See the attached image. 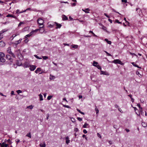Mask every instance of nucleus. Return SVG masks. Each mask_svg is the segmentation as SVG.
I'll return each mask as SVG.
<instances>
[{
	"label": "nucleus",
	"mask_w": 147,
	"mask_h": 147,
	"mask_svg": "<svg viewBox=\"0 0 147 147\" xmlns=\"http://www.w3.org/2000/svg\"><path fill=\"white\" fill-rule=\"evenodd\" d=\"M60 3H68V2L67 1L64 2L63 1H61Z\"/></svg>",
	"instance_id": "obj_57"
},
{
	"label": "nucleus",
	"mask_w": 147,
	"mask_h": 147,
	"mask_svg": "<svg viewBox=\"0 0 147 147\" xmlns=\"http://www.w3.org/2000/svg\"><path fill=\"white\" fill-rule=\"evenodd\" d=\"M55 26H57L56 27V29L59 28L62 26L61 24H59L56 22H55Z\"/></svg>",
	"instance_id": "obj_8"
},
{
	"label": "nucleus",
	"mask_w": 147,
	"mask_h": 147,
	"mask_svg": "<svg viewBox=\"0 0 147 147\" xmlns=\"http://www.w3.org/2000/svg\"><path fill=\"white\" fill-rule=\"evenodd\" d=\"M8 30V29H3L1 31H0V33H1V34L7 31Z\"/></svg>",
	"instance_id": "obj_15"
},
{
	"label": "nucleus",
	"mask_w": 147,
	"mask_h": 147,
	"mask_svg": "<svg viewBox=\"0 0 147 147\" xmlns=\"http://www.w3.org/2000/svg\"><path fill=\"white\" fill-rule=\"evenodd\" d=\"M104 15L107 17L108 18H109L110 17L109 16H108L106 13H104Z\"/></svg>",
	"instance_id": "obj_59"
},
{
	"label": "nucleus",
	"mask_w": 147,
	"mask_h": 147,
	"mask_svg": "<svg viewBox=\"0 0 147 147\" xmlns=\"http://www.w3.org/2000/svg\"><path fill=\"white\" fill-rule=\"evenodd\" d=\"M36 68V65H30V66L29 69L31 71H33Z\"/></svg>",
	"instance_id": "obj_5"
},
{
	"label": "nucleus",
	"mask_w": 147,
	"mask_h": 147,
	"mask_svg": "<svg viewBox=\"0 0 147 147\" xmlns=\"http://www.w3.org/2000/svg\"><path fill=\"white\" fill-rule=\"evenodd\" d=\"M104 52H105L106 54H107V56H111V55L109 53H108L107 51H104Z\"/></svg>",
	"instance_id": "obj_40"
},
{
	"label": "nucleus",
	"mask_w": 147,
	"mask_h": 147,
	"mask_svg": "<svg viewBox=\"0 0 147 147\" xmlns=\"http://www.w3.org/2000/svg\"><path fill=\"white\" fill-rule=\"evenodd\" d=\"M106 28L105 26H103L102 29L105 31L107 32H108L106 29Z\"/></svg>",
	"instance_id": "obj_47"
},
{
	"label": "nucleus",
	"mask_w": 147,
	"mask_h": 147,
	"mask_svg": "<svg viewBox=\"0 0 147 147\" xmlns=\"http://www.w3.org/2000/svg\"><path fill=\"white\" fill-rule=\"evenodd\" d=\"M39 29H36L34 30H32L30 33L31 36L36 34L37 32L39 30Z\"/></svg>",
	"instance_id": "obj_4"
},
{
	"label": "nucleus",
	"mask_w": 147,
	"mask_h": 147,
	"mask_svg": "<svg viewBox=\"0 0 147 147\" xmlns=\"http://www.w3.org/2000/svg\"><path fill=\"white\" fill-rule=\"evenodd\" d=\"M47 118H46V119L47 120H48L49 119V113H48L47 114Z\"/></svg>",
	"instance_id": "obj_61"
},
{
	"label": "nucleus",
	"mask_w": 147,
	"mask_h": 147,
	"mask_svg": "<svg viewBox=\"0 0 147 147\" xmlns=\"http://www.w3.org/2000/svg\"><path fill=\"white\" fill-rule=\"evenodd\" d=\"M33 108V106L32 105H30L27 107V108H29L30 109H32Z\"/></svg>",
	"instance_id": "obj_42"
},
{
	"label": "nucleus",
	"mask_w": 147,
	"mask_h": 147,
	"mask_svg": "<svg viewBox=\"0 0 147 147\" xmlns=\"http://www.w3.org/2000/svg\"><path fill=\"white\" fill-rule=\"evenodd\" d=\"M43 26H40V28L39 29V31H40L41 33H42L45 31V29L43 28Z\"/></svg>",
	"instance_id": "obj_9"
},
{
	"label": "nucleus",
	"mask_w": 147,
	"mask_h": 147,
	"mask_svg": "<svg viewBox=\"0 0 147 147\" xmlns=\"http://www.w3.org/2000/svg\"><path fill=\"white\" fill-rule=\"evenodd\" d=\"M42 58L44 60H46L48 59V57L46 56H42Z\"/></svg>",
	"instance_id": "obj_41"
},
{
	"label": "nucleus",
	"mask_w": 147,
	"mask_h": 147,
	"mask_svg": "<svg viewBox=\"0 0 147 147\" xmlns=\"http://www.w3.org/2000/svg\"><path fill=\"white\" fill-rule=\"evenodd\" d=\"M34 57L36 58L37 59H42V57H39L37 55H34Z\"/></svg>",
	"instance_id": "obj_35"
},
{
	"label": "nucleus",
	"mask_w": 147,
	"mask_h": 147,
	"mask_svg": "<svg viewBox=\"0 0 147 147\" xmlns=\"http://www.w3.org/2000/svg\"><path fill=\"white\" fill-rule=\"evenodd\" d=\"M55 78V77L54 76H52L51 75H50V79L51 80L54 79Z\"/></svg>",
	"instance_id": "obj_29"
},
{
	"label": "nucleus",
	"mask_w": 147,
	"mask_h": 147,
	"mask_svg": "<svg viewBox=\"0 0 147 147\" xmlns=\"http://www.w3.org/2000/svg\"><path fill=\"white\" fill-rule=\"evenodd\" d=\"M39 96L40 100V101L42 100H43L42 96V95H41V94H40L39 95Z\"/></svg>",
	"instance_id": "obj_28"
},
{
	"label": "nucleus",
	"mask_w": 147,
	"mask_h": 147,
	"mask_svg": "<svg viewBox=\"0 0 147 147\" xmlns=\"http://www.w3.org/2000/svg\"><path fill=\"white\" fill-rule=\"evenodd\" d=\"M71 47L73 48L77 49L78 47V46L77 45H72Z\"/></svg>",
	"instance_id": "obj_27"
},
{
	"label": "nucleus",
	"mask_w": 147,
	"mask_h": 147,
	"mask_svg": "<svg viewBox=\"0 0 147 147\" xmlns=\"http://www.w3.org/2000/svg\"><path fill=\"white\" fill-rule=\"evenodd\" d=\"M82 10L83 11H84L86 13H89V11H85V10H84V9H82Z\"/></svg>",
	"instance_id": "obj_62"
},
{
	"label": "nucleus",
	"mask_w": 147,
	"mask_h": 147,
	"mask_svg": "<svg viewBox=\"0 0 147 147\" xmlns=\"http://www.w3.org/2000/svg\"><path fill=\"white\" fill-rule=\"evenodd\" d=\"M142 126L144 127H146L147 126V123L144 122H142Z\"/></svg>",
	"instance_id": "obj_25"
},
{
	"label": "nucleus",
	"mask_w": 147,
	"mask_h": 147,
	"mask_svg": "<svg viewBox=\"0 0 147 147\" xmlns=\"http://www.w3.org/2000/svg\"><path fill=\"white\" fill-rule=\"evenodd\" d=\"M62 19L64 20H65L68 19V18L65 15H63L62 16Z\"/></svg>",
	"instance_id": "obj_22"
},
{
	"label": "nucleus",
	"mask_w": 147,
	"mask_h": 147,
	"mask_svg": "<svg viewBox=\"0 0 147 147\" xmlns=\"http://www.w3.org/2000/svg\"><path fill=\"white\" fill-rule=\"evenodd\" d=\"M0 144L1 145V147H7L8 146V145L5 143L4 142L2 144L0 143Z\"/></svg>",
	"instance_id": "obj_14"
},
{
	"label": "nucleus",
	"mask_w": 147,
	"mask_h": 147,
	"mask_svg": "<svg viewBox=\"0 0 147 147\" xmlns=\"http://www.w3.org/2000/svg\"><path fill=\"white\" fill-rule=\"evenodd\" d=\"M30 65L29 63L25 62L23 64V66L24 68H27L30 67Z\"/></svg>",
	"instance_id": "obj_6"
},
{
	"label": "nucleus",
	"mask_w": 147,
	"mask_h": 147,
	"mask_svg": "<svg viewBox=\"0 0 147 147\" xmlns=\"http://www.w3.org/2000/svg\"><path fill=\"white\" fill-rule=\"evenodd\" d=\"M98 64V63L97 62L95 61H93V65L96 67V65H97Z\"/></svg>",
	"instance_id": "obj_26"
},
{
	"label": "nucleus",
	"mask_w": 147,
	"mask_h": 147,
	"mask_svg": "<svg viewBox=\"0 0 147 147\" xmlns=\"http://www.w3.org/2000/svg\"><path fill=\"white\" fill-rule=\"evenodd\" d=\"M131 63V64H132L135 67H137L138 68H140V69H141V67H140L137 65L135 64L134 62H132Z\"/></svg>",
	"instance_id": "obj_19"
},
{
	"label": "nucleus",
	"mask_w": 147,
	"mask_h": 147,
	"mask_svg": "<svg viewBox=\"0 0 147 147\" xmlns=\"http://www.w3.org/2000/svg\"><path fill=\"white\" fill-rule=\"evenodd\" d=\"M66 143L67 144H68L70 140H69V138L68 137H65Z\"/></svg>",
	"instance_id": "obj_13"
},
{
	"label": "nucleus",
	"mask_w": 147,
	"mask_h": 147,
	"mask_svg": "<svg viewBox=\"0 0 147 147\" xmlns=\"http://www.w3.org/2000/svg\"><path fill=\"white\" fill-rule=\"evenodd\" d=\"M130 55H135L136 56L137 55L135 53H131V52H130Z\"/></svg>",
	"instance_id": "obj_55"
},
{
	"label": "nucleus",
	"mask_w": 147,
	"mask_h": 147,
	"mask_svg": "<svg viewBox=\"0 0 147 147\" xmlns=\"http://www.w3.org/2000/svg\"><path fill=\"white\" fill-rule=\"evenodd\" d=\"M16 142L17 143L19 142L20 141V140L18 139H17L16 140Z\"/></svg>",
	"instance_id": "obj_58"
},
{
	"label": "nucleus",
	"mask_w": 147,
	"mask_h": 147,
	"mask_svg": "<svg viewBox=\"0 0 147 147\" xmlns=\"http://www.w3.org/2000/svg\"><path fill=\"white\" fill-rule=\"evenodd\" d=\"M89 125L88 123H86L84 124L83 126V128H87L88 127Z\"/></svg>",
	"instance_id": "obj_20"
},
{
	"label": "nucleus",
	"mask_w": 147,
	"mask_h": 147,
	"mask_svg": "<svg viewBox=\"0 0 147 147\" xmlns=\"http://www.w3.org/2000/svg\"><path fill=\"white\" fill-rule=\"evenodd\" d=\"M97 135H98V136L99 138H101V136L100 134H99V133H97Z\"/></svg>",
	"instance_id": "obj_60"
},
{
	"label": "nucleus",
	"mask_w": 147,
	"mask_h": 147,
	"mask_svg": "<svg viewBox=\"0 0 147 147\" xmlns=\"http://www.w3.org/2000/svg\"><path fill=\"white\" fill-rule=\"evenodd\" d=\"M63 106L64 107H66V108H70V107L68 105H64Z\"/></svg>",
	"instance_id": "obj_45"
},
{
	"label": "nucleus",
	"mask_w": 147,
	"mask_h": 147,
	"mask_svg": "<svg viewBox=\"0 0 147 147\" xmlns=\"http://www.w3.org/2000/svg\"><path fill=\"white\" fill-rule=\"evenodd\" d=\"M5 59L4 57H1L0 58V61L2 62H4L5 61Z\"/></svg>",
	"instance_id": "obj_23"
},
{
	"label": "nucleus",
	"mask_w": 147,
	"mask_h": 147,
	"mask_svg": "<svg viewBox=\"0 0 147 147\" xmlns=\"http://www.w3.org/2000/svg\"><path fill=\"white\" fill-rule=\"evenodd\" d=\"M115 22L117 23H119V24H121V22H119V20H115Z\"/></svg>",
	"instance_id": "obj_50"
},
{
	"label": "nucleus",
	"mask_w": 147,
	"mask_h": 147,
	"mask_svg": "<svg viewBox=\"0 0 147 147\" xmlns=\"http://www.w3.org/2000/svg\"><path fill=\"white\" fill-rule=\"evenodd\" d=\"M76 5V3H73L71 4V6H75Z\"/></svg>",
	"instance_id": "obj_63"
},
{
	"label": "nucleus",
	"mask_w": 147,
	"mask_h": 147,
	"mask_svg": "<svg viewBox=\"0 0 147 147\" xmlns=\"http://www.w3.org/2000/svg\"><path fill=\"white\" fill-rule=\"evenodd\" d=\"M29 41V40L28 39H26L24 40V42L25 43H26L28 42Z\"/></svg>",
	"instance_id": "obj_52"
},
{
	"label": "nucleus",
	"mask_w": 147,
	"mask_h": 147,
	"mask_svg": "<svg viewBox=\"0 0 147 147\" xmlns=\"http://www.w3.org/2000/svg\"><path fill=\"white\" fill-rule=\"evenodd\" d=\"M37 22L39 26L42 25L44 23V20L40 18H39L37 20Z\"/></svg>",
	"instance_id": "obj_2"
},
{
	"label": "nucleus",
	"mask_w": 147,
	"mask_h": 147,
	"mask_svg": "<svg viewBox=\"0 0 147 147\" xmlns=\"http://www.w3.org/2000/svg\"><path fill=\"white\" fill-rule=\"evenodd\" d=\"M71 121L73 123L75 122L76 121L75 119L73 117L71 118Z\"/></svg>",
	"instance_id": "obj_39"
},
{
	"label": "nucleus",
	"mask_w": 147,
	"mask_h": 147,
	"mask_svg": "<svg viewBox=\"0 0 147 147\" xmlns=\"http://www.w3.org/2000/svg\"><path fill=\"white\" fill-rule=\"evenodd\" d=\"M121 1L122 2H124L125 3H127V0H121Z\"/></svg>",
	"instance_id": "obj_51"
},
{
	"label": "nucleus",
	"mask_w": 147,
	"mask_h": 147,
	"mask_svg": "<svg viewBox=\"0 0 147 147\" xmlns=\"http://www.w3.org/2000/svg\"><path fill=\"white\" fill-rule=\"evenodd\" d=\"M6 17H9L13 18H14L16 19V16H14L12 14H8V15H7L6 16Z\"/></svg>",
	"instance_id": "obj_12"
},
{
	"label": "nucleus",
	"mask_w": 147,
	"mask_h": 147,
	"mask_svg": "<svg viewBox=\"0 0 147 147\" xmlns=\"http://www.w3.org/2000/svg\"><path fill=\"white\" fill-rule=\"evenodd\" d=\"M30 36H31L30 35V33H29L28 34L26 35L25 36L24 38H26L27 37H30Z\"/></svg>",
	"instance_id": "obj_34"
},
{
	"label": "nucleus",
	"mask_w": 147,
	"mask_h": 147,
	"mask_svg": "<svg viewBox=\"0 0 147 147\" xmlns=\"http://www.w3.org/2000/svg\"><path fill=\"white\" fill-rule=\"evenodd\" d=\"M39 145L40 147H45L46 146V144L45 142H44L43 143H40Z\"/></svg>",
	"instance_id": "obj_16"
},
{
	"label": "nucleus",
	"mask_w": 147,
	"mask_h": 147,
	"mask_svg": "<svg viewBox=\"0 0 147 147\" xmlns=\"http://www.w3.org/2000/svg\"><path fill=\"white\" fill-rule=\"evenodd\" d=\"M7 52L8 53L11 54L12 55L13 57L14 58H15V55H14V54L12 53V52L11 51V47H9L7 48Z\"/></svg>",
	"instance_id": "obj_3"
},
{
	"label": "nucleus",
	"mask_w": 147,
	"mask_h": 147,
	"mask_svg": "<svg viewBox=\"0 0 147 147\" xmlns=\"http://www.w3.org/2000/svg\"><path fill=\"white\" fill-rule=\"evenodd\" d=\"M22 40V39H20L19 40L16 41L15 43L16 45H17L18 44H19L21 42Z\"/></svg>",
	"instance_id": "obj_17"
},
{
	"label": "nucleus",
	"mask_w": 147,
	"mask_h": 147,
	"mask_svg": "<svg viewBox=\"0 0 147 147\" xmlns=\"http://www.w3.org/2000/svg\"><path fill=\"white\" fill-rule=\"evenodd\" d=\"M2 34L0 33V40H1L3 38V35Z\"/></svg>",
	"instance_id": "obj_46"
},
{
	"label": "nucleus",
	"mask_w": 147,
	"mask_h": 147,
	"mask_svg": "<svg viewBox=\"0 0 147 147\" xmlns=\"http://www.w3.org/2000/svg\"><path fill=\"white\" fill-rule=\"evenodd\" d=\"M52 96H48V97L47 98V99L48 100H49L52 98Z\"/></svg>",
	"instance_id": "obj_36"
},
{
	"label": "nucleus",
	"mask_w": 147,
	"mask_h": 147,
	"mask_svg": "<svg viewBox=\"0 0 147 147\" xmlns=\"http://www.w3.org/2000/svg\"><path fill=\"white\" fill-rule=\"evenodd\" d=\"M5 42L2 40L0 42V47H3L5 46Z\"/></svg>",
	"instance_id": "obj_10"
},
{
	"label": "nucleus",
	"mask_w": 147,
	"mask_h": 147,
	"mask_svg": "<svg viewBox=\"0 0 147 147\" xmlns=\"http://www.w3.org/2000/svg\"><path fill=\"white\" fill-rule=\"evenodd\" d=\"M26 136L31 138V135L30 133L29 132L28 134H27L26 135Z\"/></svg>",
	"instance_id": "obj_30"
},
{
	"label": "nucleus",
	"mask_w": 147,
	"mask_h": 147,
	"mask_svg": "<svg viewBox=\"0 0 147 147\" xmlns=\"http://www.w3.org/2000/svg\"><path fill=\"white\" fill-rule=\"evenodd\" d=\"M14 94V92L13 91H12L11 92V95H12Z\"/></svg>",
	"instance_id": "obj_56"
},
{
	"label": "nucleus",
	"mask_w": 147,
	"mask_h": 147,
	"mask_svg": "<svg viewBox=\"0 0 147 147\" xmlns=\"http://www.w3.org/2000/svg\"><path fill=\"white\" fill-rule=\"evenodd\" d=\"M112 11H114L115 12H116V13H118V14H120V13H119L118 12H117L116 11H115V10L114 9H112Z\"/></svg>",
	"instance_id": "obj_54"
},
{
	"label": "nucleus",
	"mask_w": 147,
	"mask_h": 147,
	"mask_svg": "<svg viewBox=\"0 0 147 147\" xmlns=\"http://www.w3.org/2000/svg\"><path fill=\"white\" fill-rule=\"evenodd\" d=\"M19 9H17V10H16V13H20V12L19 13Z\"/></svg>",
	"instance_id": "obj_64"
},
{
	"label": "nucleus",
	"mask_w": 147,
	"mask_h": 147,
	"mask_svg": "<svg viewBox=\"0 0 147 147\" xmlns=\"http://www.w3.org/2000/svg\"><path fill=\"white\" fill-rule=\"evenodd\" d=\"M27 10H31V8H28L27 9H26L25 10H24L22 11H21V12H20V13H22L23 12H25Z\"/></svg>",
	"instance_id": "obj_32"
},
{
	"label": "nucleus",
	"mask_w": 147,
	"mask_h": 147,
	"mask_svg": "<svg viewBox=\"0 0 147 147\" xmlns=\"http://www.w3.org/2000/svg\"><path fill=\"white\" fill-rule=\"evenodd\" d=\"M6 58L7 59L9 60L10 62L12 61L13 59L11 57V56L9 55H7L6 56Z\"/></svg>",
	"instance_id": "obj_7"
},
{
	"label": "nucleus",
	"mask_w": 147,
	"mask_h": 147,
	"mask_svg": "<svg viewBox=\"0 0 147 147\" xmlns=\"http://www.w3.org/2000/svg\"><path fill=\"white\" fill-rule=\"evenodd\" d=\"M95 110L96 111V114H97L99 113V110L97 108V107L96 106V107L95 108Z\"/></svg>",
	"instance_id": "obj_33"
},
{
	"label": "nucleus",
	"mask_w": 147,
	"mask_h": 147,
	"mask_svg": "<svg viewBox=\"0 0 147 147\" xmlns=\"http://www.w3.org/2000/svg\"><path fill=\"white\" fill-rule=\"evenodd\" d=\"M105 72L104 71H100V74H104V75H105Z\"/></svg>",
	"instance_id": "obj_38"
},
{
	"label": "nucleus",
	"mask_w": 147,
	"mask_h": 147,
	"mask_svg": "<svg viewBox=\"0 0 147 147\" xmlns=\"http://www.w3.org/2000/svg\"><path fill=\"white\" fill-rule=\"evenodd\" d=\"M83 133L85 134H86L87 133V131L86 130V129H84L83 131Z\"/></svg>",
	"instance_id": "obj_48"
},
{
	"label": "nucleus",
	"mask_w": 147,
	"mask_h": 147,
	"mask_svg": "<svg viewBox=\"0 0 147 147\" xmlns=\"http://www.w3.org/2000/svg\"><path fill=\"white\" fill-rule=\"evenodd\" d=\"M77 119L78 121H82V119L80 117H77Z\"/></svg>",
	"instance_id": "obj_43"
},
{
	"label": "nucleus",
	"mask_w": 147,
	"mask_h": 147,
	"mask_svg": "<svg viewBox=\"0 0 147 147\" xmlns=\"http://www.w3.org/2000/svg\"><path fill=\"white\" fill-rule=\"evenodd\" d=\"M16 92L18 94H19L20 93L22 92V91L20 90H17Z\"/></svg>",
	"instance_id": "obj_37"
},
{
	"label": "nucleus",
	"mask_w": 147,
	"mask_h": 147,
	"mask_svg": "<svg viewBox=\"0 0 147 147\" xmlns=\"http://www.w3.org/2000/svg\"><path fill=\"white\" fill-rule=\"evenodd\" d=\"M78 131V129L77 128H75L74 129V131L75 132H76Z\"/></svg>",
	"instance_id": "obj_44"
},
{
	"label": "nucleus",
	"mask_w": 147,
	"mask_h": 147,
	"mask_svg": "<svg viewBox=\"0 0 147 147\" xmlns=\"http://www.w3.org/2000/svg\"><path fill=\"white\" fill-rule=\"evenodd\" d=\"M113 62L115 64H119L121 65H123V63L119 59H115L113 60Z\"/></svg>",
	"instance_id": "obj_1"
},
{
	"label": "nucleus",
	"mask_w": 147,
	"mask_h": 147,
	"mask_svg": "<svg viewBox=\"0 0 147 147\" xmlns=\"http://www.w3.org/2000/svg\"><path fill=\"white\" fill-rule=\"evenodd\" d=\"M24 24V23L23 22H20L19 24L18 25V26H20L22 24Z\"/></svg>",
	"instance_id": "obj_49"
},
{
	"label": "nucleus",
	"mask_w": 147,
	"mask_h": 147,
	"mask_svg": "<svg viewBox=\"0 0 147 147\" xmlns=\"http://www.w3.org/2000/svg\"><path fill=\"white\" fill-rule=\"evenodd\" d=\"M139 112L138 113H137L136 112V113L137 114V115L138 116H140V114H142V108L141 107L139 108Z\"/></svg>",
	"instance_id": "obj_11"
},
{
	"label": "nucleus",
	"mask_w": 147,
	"mask_h": 147,
	"mask_svg": "<svg viewBox=\"0 0 147 147\" xmlns=\"http://www.w3.org/2000/svg\"><path fill=\"white\" fill-rule=\"evenodd\" d=\"M104 40L105 41L107 44L109 45H111V41L107 39H105Z\"/></svg>",
	"instance_id": "obj_21"
},
{
	"label": "nucleus",
	"mask_w": 147,
	"mask_h": 147,
	"mask_svg": "<svg viewBox=\"0 0 147 147\" xmlns=\"http://www.w3.org/2000/svg\"><path fill=\"white\" fill-rule=\"evenodd\" d=\"M112 11H114L115 12H116V13H118V14H120V13H119L118 12H117L116 11H115V10L114 9H112Z\"/></svg>",
	"instance_id": "obj_53"
},
{
	"label": "nucleus",
	"mask_w": 147,
	"mask_h": 147,
	"mask_svg": "<svg viewBox=\"0 0 147 147\" xmlns=\"http://www.w3.org/2000/svg\"><path fill=\"white\" fill-rule=\"evenodd\" d=\"M5 54L2 52H0V58L4 57H5Z\"/></svg>",
	"instance_id": "obj_24"
},
{
	"label": "nucleus",
	"mask_w": 147,
	"mask_h": 147,
	"mask_svg": "<svg viewBox=\"0 0 147 147\" xmlns=\"http://www.w3.org/2000/svg\"><path fill=\"white\" fill-rule=\"evenodd\" d=\"M41 69L40 68H38L36 69L35 71V73L37 74L38 72L41 71Z\"/></svg>",
	"instance_id": "obj_18"
},
{
	"label": "nucleus",
	"mask_w": 147,
	"mask_h": 147,
	"mask_svg": "<svg viewBox=\"0 0 147 147\" xmlns=\"http://www.w3.org/2000/svg\"><path fill=\"white\" fill-rule=\"evenodd\" d=\"M95 67L101 70L102 69V68H101V66L98 65H96Z\"/></svg>",
	"instance_id": "obj_31"
}]
</instances>
